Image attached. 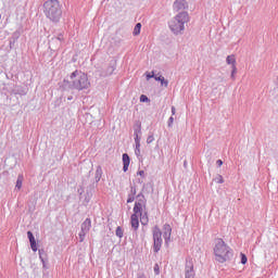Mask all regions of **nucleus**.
I'll use <instances>...</instances> for the list:
<instances>
[{"label":"nucleus","mask_w":278,"mask_h":278,"mask_svg":"<svg viewBox=\"0 0 278 278\" xmlns=\"http://www.w3.org/2000/svg\"><path fill=\"white\" fill-rule=\"evenodd\" d=\"M70 78L71 80L64 79L61 83L60 88H62V90H78L81 92V90H88V88H90V80L86 73L76 70L71 74Z\"/></svg>","instance_id":"obj_1"},{"label":"nucleus","mask_w":278,"mask_h":278,"mask_svg":"<svg viewBox=\"0 0 278 278\" xmlns=\"http://www.w3.org/2000/svg\"><path fill=\"white\" fill-rule=\"evenodd\" d=\"M216 262L225 264L233 260V250L225 243V240L215 239V247L213 248Z\"/></svg>","instance_id":"obj_2"},{"label":"nucleus","mask_w":278,"mask_h":278,"mask_svg":"<svg viewBox=\"0 0 278 278\" xmlns=\"http://www.w3.org/2000/svg\"><path fill=\"white\" fill-rule=\"evenodd\" d=\"M43 14L46 18L50 20V23H60L62 21V4L60 0H47L43 5Z\"/></svg>","instance_id":"obj_3"},{"label":"nucleus","mask_w":278,"mask_h":278,"mask_svg":"<svg viewBox=\"0 0 278 278\" xmlns=\"http://www.w3.org/2000/svg\"><path fill=\"white\" fill-rule=\"evenodd\" d=\"M188 12L181 11L176 16H174L168 22V27L170 31L175 34V36H179V34H184V29H186V23H188Z\"/></svg>","instance_id":"obj_4"},{"label":"nucleus","mask_w":278,"mask_h":278,"mask_svg":"<svg viewBox=\"0 0 278 278\" xmlns=\"http://www.w3.org/2000/svg\"><path fill=\"white\" fill-rule=\"evenodd\" d=\"M152 238H153V252L160 253L162 250V244H164V240L162 239V230L159 226H154L152 229Z\"/></svg>","instance_id":"obj_5"},{"label":"nucleus","mask_w":278,"mask_h":278,"mask_svg":"<svg viewBox=\"0 0 278 278\" xmlns=\"http://www.w3.org/2000/svg\"><path fill=\"white\" fill-rule=\"evenodd\" d=\"M101 177H103V168L101 167V165H98L94 174V182L91 184L87 190L88 195H92V190L97 188L98 184L101 181Z\"/></svg>","instance_id":"obj_6"},{"label":"nucleus","mask_w":278,"mask_h":278,"mask_svg":"<svg viewBox=\"0 0 278 278\" xmlns=\"http://www.w3.org/2000/svg\"><path fill=\"white\" fill-rule=\"evenodd\" d=\"M62 42H64V34L60 33L49 40V49L51 51H58L62 47Z\"/></svg>","instance_id":"obj_7"},{"label":"nucleus","mask_w":278,"mask_h":278,"mask_svg":"<svg viewBox=\"0 0 278 278\" xmlns=\"http://www.w3.org/2000/svg\"><path fill=\"white\" fill-rule=\"evenodd\" d=\"M185 278H194V263L192 260L186 261Z\"/></svg>","instance_id":"obj_8"},{"label":"nucleus","mask_w":278,"mask_h":278,"mask_svg":"<svg viewBox=\"0 0 278 278\" xmlns=\"http://www.w3.org/2000/svg\"><path fill=\"white\" fill-rule=\"evenodd\" d=\"M172 233H173V228L168 224H165L163 226V238H164L166 247H168V243L170 242Z\"/></svg>","instance_id":"obj_9"},{"label":"nucleus","mask_w":278,"mask_h":278,"mask_svg":"<svg viewBox=\"0 0 278 278\" xmlns=\"http://www.w3.org/2000/svg\"><path fill=\"white\" fill-rule=\"evenodd\" d=\"M114 71H116V65L110 63L105 70L98 71V73H100V77H110V75L114 74Z\"/></svg>","instance_id":"obj_10"},{"label":"nucleus","mask_w":278,"mask_h":278,"mask_svg":"<svg viewBox=\"0 0 278 278\" xmlns=\"http://www.w3.org/2000/svg\"><path fill=\"white\" fill-rule=\"evenodd\" d=\"M173 8L175 12H181V10L188 8V2L186 0H175Z\"/></svg>","instance_id":"obj_11"},{"label":"nucleus","mask_w":278,"mask_h":278,"mask_svg":"<svg viewBox=\"0 0 278 278\" xmlns=\"http://www.w3.org/2000/svg\"><path fill=\"white\" fill-rule=\"evenodd\" d=\"M27 238L29 240L31 251L36 253V251H38V245L36 243V237H34V232H31V230L27 231Z\"/></svg>","instance_id":"obj_12"},{"label":"nucleus","mask_w":278,"mask_h":278,"mask_svg":"<svg viewBox=\"0 0 278 278\" xmlns=\"http://www.w3.org/2000/svg\"><path fill=\"white\" fill-rule=\"evenodd\" d=\"M39 260L42 263V269L43 270H49V266L47 265V252H45V249H39Z\"/></svg>","instance_id":"obj_13"},{"label":"nucleus","mask_w":278,"mask_h":278,"mask_svg":"<svg viewBox=\"0 0 278 278\" xmlns=\"http://www.w3.org/2000/svg\"><path fill=\"white\" fill-rule=\"evenodd\" d=\"M90 229H92V220L87 217L80 226V231L88 233Z\"/></svg>","instance_id":"obj_14"},{"label":"nucleus","mask_w":278,"mask_h":278,"mask_svg":"<svg viewBox=\"0 0 278 278\" xmlns=\"http://www.w3.org/2000/svg\"><path fill=\"white\" fill-rule=\"evenodd\" d=\"M122 160H123V170L124 173H127V170H129V164H131V159L129 157V154L124 153L122 155Z\"/></svg>","instance_id":"obj_15"},{"label":"nucleus","mask_w":278,"mask_h":278,"mask_svg":"<svg viewBox=\"0 0 278 278\" xmlns=\"http://www.w3.org/2000/svg\"><path fill=\"white\" fill-rule=\"evenodd\" d=\"M130 224H131V228L134 229V231H137L140 227V219H138V215L132 214L130 216Z\"/></svg>","instance_id":"obj_16"},{"label":"nucleus","mask_w":278,"mask_h":278,"mask_svg":"<svg viewBox=\"0 0 278 278\" xmlns=\"http://www.w3.org/2000/svg\"><path fill=\"white\" fill-rule=\"evenodd\" d=\"M134 136H142V123L140 121H136L134 126Z\"/></svg>","instance_id":"obj_17"},{"label":"nucleus","mask_w":278,"mask_h":278,"mask_svg":"<svg viewBox=\"0 0 278 278\" xmlns=\"http://www.w3.org/2000/svg\"><path fill=\"white\" fill-rule=\"evenodd\" d=\"M132 212V214L138 216L139 214L147 212V206L144 204L135 203Z\"/></svg>","instance_id":"obj_18"},{"label":"nucleus","mask_w":278,"mask_h":278,"mask_svg":"<svg viewBox=\"0 0 278 278\" xmlns=\"http://www.w3.org/2000/svg\"><path fill=\"white\" fill-rule=\"evenodd\" d=\"M138 217L140 218V223L143 226L149 225V211H144L143 213H139Z\"/></svg>","instance_id":"obj_19"},{"label":"nucleus","mask_w":278,"mask_h":278,"mask_svg":"<svg viewBox=\"0 0 278 278\" xmlns=\"http://www.w3.org/2000/svg\"><path fill=\"white\" fill-rule=\"evenodd\" d=\"M137 201L135 203H138L139 205H146L147 206V198L144 197V194L142 192H140L137 197H136Z\"/></svg>","instance_id":"obj_20"},{"label":"nucleus","mask_w":278,"mask_h":278,"mask_svg":"<svg viewBox=\"0 0 278 278\" xmlns=\"http://www.w3.org/2000/svg\"><path fill=\"white\" fill-rule=\"evenodd\" d=\"M155 81H161V86L168 88V80H165L164 76L160 75L154 77Z\"/></svg>","instance_id":"obj_21"},{"label":"nucleus","mask_w":278,"mask_h":278,"mask_svg":"<svg viewBox=\"0 0 278 278\" xmlns=\"http://www.w3.org/2000/svg\"><path fill=\"white\" fill-rule=\"evenodd\" d=\"M142 29V24L141 23H137L135 25V28H134V36H140V30Z\"/></svg>","instance_id":"obj_22"},{"label":"nucleus","mask_w":278,"mask_h":278,"mask_svg":"<svg viewBox=\"0 0 278 278\" xmlns=\"http://www.w3.org/2000/svg\"><path fill=\"white\" fill-rule=\"evenodd\" d=\"M227 64H231V67L236 66V56L233 54L226 58Z\"/></svg>","instance_id":"obj_23"},{"label":"nucleus","mask_w":278,"mask_h":278,"mask_svg":"<svg viewBox=\"0 0 278 278\" xmlns=\"http://www.w3.org/2000/svg\"><path fill=\"white\" fill-rule=\"evenodd\" d=\"M23 175H18L17 176V180H16V185H15V188H17V190H21V188H23Z\"/></svg>","instance_id":"obj_24"},{"label":"nucleus","mask_w":278,"mask_h":278,"mask_svg":"<svg viewBox=\"0 0 278 278\" xmlns=\"http://www.w3.org/2000/svg\"><path fill=\"white\" fill-rule=\"evenodd\" d=\"M115 236H117V238H123V236H124L123 227L118 226L116 228Z\"/></svg>","instance_id":"obj_25"},{"label":"nucleus","mask_w":278,"mask_h":278,"mask_svg":"<svg viewBox=\"0 0 278 278\" xmlns=\"http://www.w3.org/2000/svg\"><path fill=\"white\" fill-rule=\"evenodd\" d=\"M14 94H20L21 97L27 94V92H25V90L17 88L13 90Z\"/></svg>","instance_id":"obj_26"},{"label":"nucleus","mask_w":278,"mask_h":278,"mask_svg":"<svg viewBox=\"0 0 278 278\" xmlns=\"http://www.w3.org/2000/svg\"><path fill=\"white\" fill-rule=\"evenodd\" d=\"M240 257H241V264L244 265L249 262V258L247 257V254L240 253Z\"/></svg>","instance_id":"obj_27"},{"label":"nucleus","mask_w":278,"mask_h":278,"mask_svg":"<svg viewBox=\"0 0 278 278\" xmlns=\"http://www.w3.org/2000/svg\"><path fill=\"white\" fill-rule=\"evenodd\" d=\"M231 68H232V70H231V75H230V77H231V79H236V73H238V68L236 67V65H232Z\"/></svg>","instance_id":"obj_28"},{"label":"nucleus","mask_w":278,"mask_h":278,"mask_svg":"<svg viewBox=\"0 0 278 278\" xmlns=\"http://www.w3.org/2000/svg\"><path fill=\"white\" fill-rule=\"evenodd\" d=\"M149 101H151V100L149 99V97H147V96H144V94H141V96H140V102H141V103H149Z\"/></svg>","instance_id":"obj_29"},{"label":"nucleus","mask_w":278,"mask_h":278,"mask_svg":"<svg viewBox=\"0 0 278 278\" xmlns=\"http://www.w3.org/2000/svg\"><path fill=\"white\" fill-rule=\"evenodd\" d=\"M214 181H216V184H225V179L223 178L222 175H217Z\"/></svg>","instance_id":"obj_30"},{"label":"nucleus","mask_w":278,"mask_h":278,"mask_svg":"<svg viewBox=\"0 0 278 278\" xmlns=\"http://www.w3.org/2000/svg\"><path fill=\"white\" fill-rule=\"evenodd\" d=\"M87 233L88 232H84V230H80V232L78 233L80 242H84V240L86 239Z\"/></svg>","instance_id":"obj_31"},{"label":"nucleus","mask_w":278,"mask_h":278,"mask_svg":"<svg viewBox=\"0 0 278 278\" xmlns=\"http://www.w3.org/2000/svg\"><path fill=\"white\" fill-rule=\"evenodd\" d=\"M134 136H135V144H136V147H140V140H141L140 135H134Z\"/></svg>","instance_id":"obj_32"},{"label":"nucleus","mask_w":278,"mask_h":278,"mask_svg":"<svg viewBox=\"0 0 278 278\" xmlns=\"http://www.w3.org/2000/svg\"><path fill=\"white\" fill-rule=\"evenodd\" d=\"M146 77H147V80L149 81V79H155V73L154 72H152V74L151 73H148L147 75H146Z\"/></svg>","instance_id":"obj_33"},{"label":"nucleus","mask_w":278,"mask_h":278,"mask_svg":"<svg viewBox=\"0 0 278 278\" xmlns=\"http://www.w3.org/2000/svg\"><path fill=\"white\" fill-rule=\"evenodd\" d=\"M153 140H155V137H153V134L149 135L147 138V144H151V142H153Z\"/></svg>","instance_id":"obj_34"},{"label":"nucleus","mask_w":278,"mask_h":278,"mask_svg":"<svg viewBox=\"0 0 278 278\" xmlns=\"http://www.w3.org/2000/svg\"><path fill=\"white\" fill-rule=\"evenodd\" d=\"M136 201V195L128 194L127 203H134Z\"/></svg>","instance_id":"obj_35"},{"label":"nucleus","mask_w":278,"mask_h":278,"mask_svg":"<svg viewBox=\"0 0 278 278\" xmlns=\"http://www.w3.org/2000/svg\"><path fill=\"white\" fill-rule=\"evenodd\" d=\"M173 123H175V117L170 116L167 122L168 127H173Z\"/></svg>","instance_id":"obj_36"},{"label":"nucleus","mask_w":278,"mask_h":278,"mask_svg":"<svg viewBox=\"0 0 278 278\" xmlns=\"http://www.w3.org/2000/svg\"><path fill=\"white\" fill-rule=\"evenodd\" d=\"M154 274L160 275V265L157 263L154 265Z\"/></svg>","instance_id":"obj_37"},{"label":"nucleus","mask_w":278,"mask_h":278,"mask_svg":"<svg viewBox=\"0 0 278 278\" xmlns=\"http://www.w3.org/2000/svg\"><path fill=\"white\" fill-rule=\"evenodd\" d=\"M136 193H137L136 187L131 186V187H130V194H131L132 197H136Z\"/></svg>","instance_id":"obj_38"},{"label":"nucleus","mask_w":278,"mask_h":278,"mask_svg":"<svg viewBox=\"0 0 278 278\" xmlns=\"http://www.w3.org/2000/svg\"><path fill=\"white\" fill-rule=\"evenodd\" d=\"M135 154L137 155V157H140V147L136 146Z\"/></svg>","instance_id":"obj_39"},{"label":"nucleus","mask_w":278,"mask_h":278,"mask_svg":"<svg viewBox=\"0 0 278 278\" xmlns=\"http://www.w3.org/2000/svg\"><path fill=\"white\" fill-rule=\"evenodd\" d=\"M216 165L218 166V168H220V166H223V160H217Z\"/></svg>","instance_id":"obj_40"},{"label":"nucleus","mask_w":278,"mask_h":278,"mask_svg":"<svg viewBox=\"0 0 278 278\" xmlns=\"http://www.w3.org/2000/svg\"><path fill=\"white\" fill-rule=\"evenodd\" d=\"M137 175H139L140 177H144V170L137 172Z\"/></svg>","instance_id":"obj_41"},{"label":"nucleus","mask_w":278,"mask_h":278,"mask_svg":"<svg viewBox=\"0 0 278 278\" xmlns=\"http://www.w3.org/2000/svg\"><path fill=\"white\" fill-rule=\"evenodd\" d=\"M175 114H176V109L175 106H172V116H175Z\"/></svg>","instance_id":"obj_42"},{"label":"nucleus","mask_w":278,"mask_h":278,"mask_svg":"<svg viewBox=\"0 0 278 278\" xmlns=\"http://www.w3.org/2000/svg\"><path fill=\"white\" fill-rule=\"evenodd\" d=\"M78 194H84V189H78Z\"/></svg>","instance_id":"obj_43"},{"label":"nucleus","mask_w":278,"mask_h":278,"mask_svg":"<svg viewBox=\"0 0 278 278\" xmlns=\"http://www.w3.org/2000/svg\"><path fill=\"white\" fill-rule=\"evenodd\" d=\"M67 101H73V96H70V97L67 98Z\"/></svg>","instance_id":"obj_44"},{"label":"nucleus","mask_w":278,"mask_h":278,"mask_svg":"<svg viewBox=\"0 0 278 278\" xmlns=\"http://www.w3.org/2000/svg\"><path fill=\"white\" fill-rule=\"evenodd\" d=\"M143 181L141 179H138V184H142Z\"/></svg>","instance_id":"obj_45"},{"label":"nucleus","mask_w":278,"mask_h":278,"mask_svg":"<svg viewBox=\"0 0 278 278\" xmlns=\"http://www.w3.org/2000/svg\"><path fill=\"white\" fill-rule=\"evenodd\" d=\"M187 164H188V162L185 161V162H184V166H187Z\"/></svg>","instance_id":"obj_46"},{"label":"nucleus","mask_w":278,"mask_h":278,"mask_svg":"<svg viewBox=\"0 0 278 278\" xmlns=\"http://www.w3.org/2000/svg\"><path fill=\"white\" fill-rule=\"evenodd\" d=\"M0 18H1V14H0Z\"/></svg>","instance_id":"obj_47"}]
</instances>
